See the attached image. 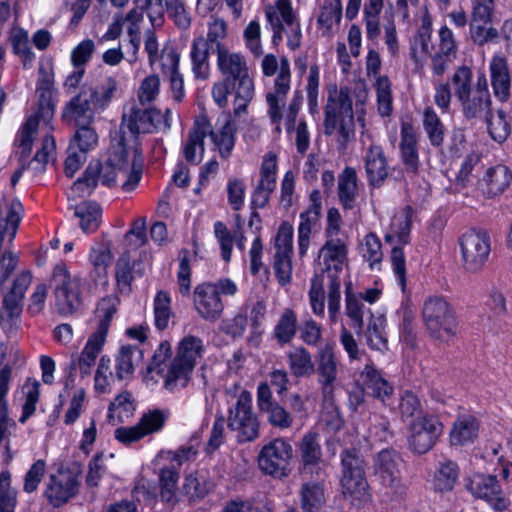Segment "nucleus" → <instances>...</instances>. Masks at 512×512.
I'll use <instances>...</instances> for the list:
<instances>
[{
	"mask_svg": "<svg viewBox=\"0 0 512 512\" xmlns=\"http://www.w3.org/2000/svg\"><path fill=\"white\" fill-rule=\"evenodd\" d=\"M315 371L323 398L331 400L338 376V361L331 346L327 345L318 351Z\"/></svg>",
	"mask_w": 512,
	"mask_h": 512,
	"instance_id": "23",
	"label": "nucleus"
},
{
	"mask_svg": "<svg viewBox=\"0 0 512 512\" xmlns=\"http://www.w3.org/2000/svg\"><path fill=\"white\" fill-rule=\"evenodd\" d=\"M290 82V63L287 58H281L280 70L275 78L273 90L266 94L267 114L277 135L281 133L282 108L285 104L286 95L290 90Z\"/></svg>",
	"mask_w": 512,
	"mask_h": 512,
	"instance_id": "15",
	"label": "nucleus"
},
{
	"mask_svg": "<svg viewBox=\"0 0 512 512\" xmlns=\"http://www.w3.org/2000/svg\"><path fill=\"white\" fill-rule=\"evenodd\" d=\"M119 298L110 295L102 298L96 307L92 333L107 338L111 321L117 312Z\"/></svg>",
	"mask_w": 512,
	"mask_h": 512,
	"instance_id": "35",
	"label": "nucleus"
},
{
	"mask_svg": "<svg viewBox=\"0 0 512 512\" xmlns=\"http://www.w3.org/2000/svg\"><path fill=\"white\" fill-rule=\"evenodd\" d=\"M340 485L345 499L352 505H361L370 499L369 485L365 477V462L354 450L342 454Z\"/></svg>",
	"mask_w": 512,
	"mask_h": 512,
	"instance_id": "9",
	"label": "nucleus"
},
{
	"mask_svg": "<svg viewBox=\"0 0 512 512\" xmlns=\"http://www.w3.org/2000/svg\"><path fill=\"white\" fill-rule=\"evenodd\" d=\"M143 358V351L132 344H121L114 357L115 377L118 380L130 379Z\"/></svg>",
	"mask_w": 512,
	"mask_h": 512,
	"instance_id": "31",
	"label": "nucleus"
},
{
	"mask_svg": "<svg viewBox=\"0 0 512 512\" xmlns=\"http://www.w3.org/2000/svg\"><path fill=\"white\" fill-rule=\"evenodd\" d=\"M385 322V319L382 317H372L365 331L368 347L382 353L388 349Z\"/></svg>",
	"mask_w": 512,
	"mask_h": 512,
	"instance_id": "56",
	"label": "nucleus"
},
{
	"mask_svg": "<svg viewBox=\"0 0 512 512\" xmlns=\"http://www.w3.org/2000/svg\"><path fill=\"white\" fill-rule=\"evenodd\" d=\"M442 433L443 424L437 416H418L407 427L408 447L413 453L425 454L435 446Z\"/></svg>",
	"mask_w": 512,
	"mask_h": 512,
	"instance_id": "11",
	"label": "nucleus"
},
{
	"mask_svg": "<svg viewBox=\"0 0 512 512\" xmlns=\"http://www.w3.org/2000/svg\"><path fill=\"white\" fill-rule=\"evenodd\" d=\"M466 488L475 497L486 500L495 510L502 511L508 506L495 476L475 474L467 480Z\"/></svg>",
	"mask_w": 512,
	"mask_h": 512,
	"instance_id": "22",
	"label": "nucleus"
},
{
	"mask_svg": "<svg viewBox=\"0 0 512 512\" xmlns=\"http://www.w3.org/2000/svg\"><path fill=\"white\" fill-rule=\"evenodd\" d=\"M364 165L369 184L380 187L388 176V165L383 148L372 142L364 153Z\"/></svg>",
	"mask_w": 512,
	"mask_h": 512,
	"instance_id": "29",
	"label": "nucleus"
},
{
	"mask_svg": "<svg viewBox=\"0 0 512 512\" xmlns=\"http://www.w3.org/2000/svg\"><path fill=\"white\" fill-rule=\"evenodd\" d=\"M9 42L12 52L21 58L23 67L31 68L35 60V53L30 46L28 31L18 25H13L9 31Z\"/></svg>",
	"mask_w": 512,
	"mask_h": 512,
	"instance_id": "42",
	"label": "nucleus"
},
{
	"mask_svg": "<svg viewBox=\"0 0 512 512\" xmlns=\"http://www.w3.org/2000/svg\"><path fill=\"white\" fill-rule=\"evenodd\" d=\"M223 512H274V505L266 496L233 499L226 503Z\"/></svg>",
	"mask_w": 512,
	"mask_h": 512,
	"instance_id": "51",
	"label": "nucleus"
},
{
	"mask_svg": "<svg viewBox=\"0 0 512 512\" xmlns=\"http://www.w3.org/2000/svg\"><path fill=\"white\" fill-rule=\"evenodd\" d=\"M320 213L305 210L299 215L297 246L300 257H304L310 246V236L319 221Z\"/></svg>",
	"mask_w": 512,
	"mask_h": 512,
	"instance_id": "47",
	"label": "nucleus"
},
{
	"mask_svg": "<svg viewBox=\"0 0 512 512\" xmlns=\"http://www.w3.org/2000/svg\"><path fill=\"white\" fill-rule=\"evenodd\" d=\"M489 71L494 96L501 102H507L511 94V79L505 57L493 55Z\"/></svg>",
	"mask_w": 512,
	"mask_h": 512,
	"instance_id": "30",
	"label": "nucleus"
},
{
	"mask_svg": "<svg viewBox=\"0 0 512 512\" xmlns=\"http://www.w3.org/2000/svg\"><path fill=\"white\" fill-rule=\"evenodd\" d=\"M299 451L304 470L318 466L322 459L318 434L313 432L305 434L299 444Z\"/></svg>",
	"mask_w": 512,
	"mask_h": 512,
	"instance_id": "45",
	"label": "nucleus"
},
{
	"mask_svg": "<svg viewBox=\"0 0 512 512\" xmlns=\"http://www.w3.org/2000/svg\"><path fill=\"white\" fill-rule=\"evenodd\" d=\"M80 477L69 469H59L57 473L50 475L44 496L53 507H60L79 491Z\"/></svg>",
	"mask_w": 512,
	"mask_h": 512,
	"instance_id": "16",
	"label": "nucleus"
},
{
	"mask_svg": "<svg viewBox=\"0 0 512 512\" xmlns=\"http://www.w3.org/2000/svg\"><path fill=\"white\" fill-rule=\"evenodd\" d=\"M55 152V140L52 135H47L42 140L41 149L38 150L32 160L27 165V169L33 175L41 174L45 171L50 159Z\"/></svg>",
	"mask_w": 512,
	"mask_h": 512,
	"instance_id": "59",
	"label": "nucleus"
},
{
	"mask_svg": "<svg viewBox=\"0 0 512 512\" xmlns=\"http://www.w3.org/2000/svg\"><path fill=\"white\" fill-rule=\"evenodd\" d=\"M74 215L79 218L83 232L93 233L100 226L102 210L97 203L86 201L74 208Z\"/></svg>",
	"mask_w": 512,
	"mask_h": 512,
	"instance_id": "44",
	"label": "nucleus"
},
{
	"mask_svg": "<svg viewBox=\"0 0 512 512\" xmlns=\"http://www.w3.org/2000/svg\"><path fill=\"white\" fill-rule=\"evenodd\" d=\"M422 123L431 145L441 146L444 141L445 127L432 107L424 109Z\"/></svg>",
	"mask_w": 512,
	"mask_h": 512,
	"instance_id": "57",
	"label": "nucleus"
},
{
	"mask_svg": "<svg viewBox=\"0 0 512 512\" xmlns=\"http://www.w3.org/2000/svg\"><path fill=\"white\" fill-rule=\"evenodd\" d=\"M363 384L368 393L383 403L390 398L393 387L385 380L372 364H367L361 373Z\"/></svg>",
	"mask_w": 512,
	"mask_h": 512,
	"instance_id": "41",
	"label": "nucleus"
},
{
	"mask_svg": "<svg viewBox=\"0 0 512 512\" xmlns=\"http://www.w3.org/2000/svg\"><path fill=\"white\" fill-rule=\"evenodd\" d=\"M463 117L468 121L481 120L492 109V98L485 74L477 77L473 91L459 100Z\"/></svg>",
	"mask_w": 512,
	"mask_h": 512,
	"instance_id": "17",
	"label": "nucleus"
},
{
	"mask_svg": "<svg viewBox=\"0 0 512 512\" xmlns=\"http://www.w3.org/2000/svg\"><path fill=\"white\" fill-rule=\"evenodd\" d=\"M168 416L169 413L167 411L150 409L141 415L136 424L145 438L146 436L160 432Z\"/></svg>",
	"mask_w": 512,
	"mask_h": 512,
	"instance_id": "58",
	"label": "nucleus"
},
{
	"mask_svg": "<svg viewBox=\"0 0 512 512\" xmlns=\"http://www.w3.org/2000/svg\"><path fill=\"white\" fill-rule=\"evenodd\" d=\"M265 15L273 31V44H279L285 32L287 46L293 51L300 47L302 39L301 27L290 0H275L273 4L266 7Z\"/></svg>",
	"mask_w": 512,
	"mask_h": 512,
	"instance_id": "8",
	"label": "nucleus"
},
{
	"mask_svg": "<svg viewBox=\"0 0 512 512\" xmlns=\"http://www.w3.org/2000/svg\"><path fill=\"white\" fill-rule=\"evenodd\" d=\"M89 97H91L92 104L96 110L104 111L116 97L118 92V81L115 77L107 76L95 86L83 85Z\"/></svg>",
	"mask_w": 512,
	"mask_h": 512,
	"instance_id": "38",
	"label": "nucleus"
},
{
	"mask_svg": "<svg viewBox=\"0 0 512 512\" xmlns=\"http://www.w3.org/2000/svg\"><path fill=\"white\" fill-rule=\"evenodd\" d=\"M292 457V445L283 438H276L261 448L257 461L263 473L275 478H283L290 472Z\"/></svg>",
	"mask_w": 512,
	"mask_h": 512,
	"instance_id": "12",
	"label": "nucleus"
},
{
	"mask_svg": "<svg viewBox=\"0 0 512 512\" xmlns=\"http://www.w3.org/2000/svg\"><path fill=\"white\" fill-rule=\"evenodd\" d=\"M348 241L346 238L341 240H325V243L319 250V265L323 272L328 273L331 280L338 279V274L348 260Z\"/></svg>",
	"mask_w": 512,
	"mask_h": 512,
	"instance_id": "21",
	"label": "nucleus"
},
{
	"mask_svg": "<svg viewBox=\"0 0 512 512\" xmlns=\"http://www.w3.org/2000/svg\"><path fill=\"white\" fill-rule=\"evenodd\" d=\"M422 320L429 336L449 342L458 332V318L454 306L443 296H429L423 303Z\"/></svg>",
	"mask_w": 512,
	"mask_h": 512,
	"instance_id": "5",
	"label": "nucleus"
},
{
	"mask_svg": "<svg viewBox=\"0 0 512 512\" xmlns=\"http://www.w3.org/2000/svg\"><path fill=\"white\" fill-rule=\"evenodd\" d=\"M462 266L468 273H478L486 265L491 252V239L483 230L471 229L459 238Z\"/></svg>",
	"mask_w": 512,
	"mask_h": 512,
	"instance_id": "10",
	"label": "nucleus"
},
{
	"mask_svg": "<svg viewBox=\"0 0 512 512\" xmlns=\"http://www.w3.org/2000/svg\"><path fill=\"white\" fill-rule=\"evenodd\" d=\"M479 421L472 414L459 415L452 425L449 440L452 446H463L474 442L479 434Z\"/></svg>",
	"mask_w": 512,
	"mask_h": 512,
	"instance_id": "34",
	"label": "nucleus"
},
{
	"mask_svg": "<svg viewBox=\"0 0 512 512\" xmlns=\"http://www.w3.org/2000/svg\"><path fill=\"white\" fill-rule=\"evenodd\" d=\"M376 92L377 109L382 117H388L393 111L392 84L388 76H377L373 81Z\"/></svg>",
	"mask_w": 512,
	"mask_h": 512,
	"instance_id": "53",
	"label": "nucleus"
},
{
	"mask_svg": "<svg viewBox=\"0 0 512 512\" xmlns=\"http://www.w3.org/2000/svg\"><path fill=\"white\" fill-rule=\"evenodd\" d=\"M31 283V272L23 271L15 278L11 289L3 295L2 307L11 328H19L23 310V300Z\"/></svg>",
	"mask_w": 512,
	"mask_h": 512,
	"instance_id": "19",
	"label": "nucleus"
},
{
	"mask_svg": "<svg viewBox=\"0 0 512 512\" xmlns=\"http://www.w3.org/2000/svg\"><path fill=\"white\" fill-rule=\"evenodd\" d=\"M216 66L222 79L216 81L211 88V96L219 108L228 105L229 95L234 91L233 115L241 117L255 95L254 81L249 73L245 56L233 52L225 46L218 47Z\"/></svg>",
	"mask_w": 512,
	"mask_h": 512,
	"instance_id": "2",
	"label": "nucleus"
},
{
	"mask_svg": "<svg viewBox=\"0 0 512 512\" xmlns=\"http://www.w3.org/2000/svg\"><path fill=\"white\" fill-rule=\"evenodd\" d=\"M208 130L207 136L210 137L214 149L222 158H229L236 142V128L231 119V114H224L222 120L219 118L215 128L208 120Z\"/></svg>",
	"mask_w": 512,
	"mask_h": 512,
	"instance_id": "25",
	"label": "nucleus"
},
{
	"mask_svg": "<svg viewBox=\"0 0 512 512\" xmlns=\"http://www.w3.org/2000/svg\"><path fill=\"white\" fill-rule=\"evenodd\" d=\"M359 252L371 269H379L383 252L381 240L376 234L368 233L364 236L359 246Z\"/></svg>",
	"mask_w": 512,
	"mask_h": 512,
	"instance_id": "54",
	"label": "nucleus"
},
{
	"mask_svg": "<svg viewBox=\"0 0 512 512\" xmlns=\"http://www.w3.org/2000/svg\"><path fill=\"white\" fill-rule=\"evenodd\" d=\"M512 184V170L504 164L489 166L479 180V188L486 198L502 195Z\"/></svg>",
	"mask_w": 512,
	"mask_h": 512,
	"instance_id": "24",
	"label": "nucleus"
},
{
	"mask_svg": "<svg viewBox=\"0 0 512 512\" xmlns=\"http://www.w3.org/2000/svg\"><path fill=\"white\" fill-rule=\"evenodd\" d=\"M398 455L390 450L379 452L374 461L375 475L379 478L382 485L389 488L391 493L396 496H402L406 491V486L402 482Z\"/></svg>",
	"mask_w": 512,
	"mask_h": 512,
	"instance_id": "18",
	"label": "nucleus"
},
{
	"mask_svg": "<svg viewBox=\"0 0 512 512\" xmlns=\"http://www.w3.org/2000/svg\"><path fill=\"white\" fill-rule=\"evenodd\" d=\"M237 292V284L229 278L201 283L194 289L195 310L202 319L215 322L221 317L225 308L221 295L234 296Z\"/></svg>",
	"mask_w": 512,
	"mask_h": 512,
	"instance_id": "7",
	"label": "nucleus"
},
{
	"mask_svg": "<svg viewBox=\"0 0 512 512\" xmlns=\"http://www.w3.org/2000/svg\"><path fill=\"white\" fill-rule=\"evenodd\" d=\"M95 112L100 111L94 108L91 97H89L85 87L82 86L80 92L66 104L63 118L66 121L74 122L76 126L91 124Z\"/></svg>",
	"mask_w": 512,
	"mask_h": 512,
	"instance_id": "27",
	"label": "nucleus"
},
{
	"mask_svg": "<svg viewBox=\"0 0 512 512\" xmlns=\"http://www.w3.org/2000/svg\"><path fill=\"white\" fill-rule=\"evenodd\" d=\"M179 472L175 466L163 467L159 472V487L162 501L175 504L178 501Z\"/></svg>",
	"mask_w": 512,
	"mask_h": 512,
	"instance_id": "48",
	"label": "nucleus"
},
{
	"mask_svg": "<svg viewBox=\"0 0 512 512\" xmlns=\"http://www.w3.org/2000/svg\"><path fill=\"white\" fill-rule=\"evenodd\" d=\"M417 143V135L413 127L410 124H403L400 141L401 160L405 169L412 173H416L419 168Z\"/></svg>",
	"mask_w": 512,
	"mask_h": 512,
	"instance_id": "36",
	"label": "nucleus"
},
{
	"mask_svg": "<svg viewBox=\"0 0 512 512\" xmlns=\"http://www.w3.org/2000/svg\"><path fill=\"white\" fill-rule=\"evenodd\" d=\"M278 156L275 152H267L261 161L257 187L275 191L277 186Z\"/></svg>",
	"mask_w": 512,
	"mask_h": 512,
	"instance_id": "52",
	"label": "nucleus"
},
{
	"mask_svg": "<svg viewBox=\"0 0 512 512\" xmlns=\"http://www.w3.org/2000/svg\"><path fill=\"white\" fill-rule=\"evenodd\" d=\"M358 177L354 168L346 167L338 178V197L342 207L352 210L357 205Z\"/></svg>",
	"mask_w": 512,
	"mask_h": 512,
	"instance_id": "37",
	"label": "nucleus"
},
{
	"mask_svg": "<svg viewBox=\"0 0 512 512\" xmlns=\"http://www.w3.org/2000/svg\"><path fill=\"white\" fill-rule=\"evenodd\" d=\"M303 512H322L326 504V489L321 481L309 480L302 483L299 492Z\"/></svg>",
	"mask_w": 512,
	"mask_h": 512,
	"instance_id": "32",
	"label": "nucleus"
},
{
	"mask_svg": "<svg viewBox=\"0 0 512 512\" xmlns=\"http://www.w3.org/2000/svg\"><path fill=\"white\" fill-rule=\"evenodd\" d=\"M287 364L291 374L297 378L310 377L315 372V363L311 353L303 346H295L286 352Z\"/></svg>",
	"mask_w": 512,
	"mask_h": 512,
	"instance_id": "39",
	"label": "nucleus"
},
{
	"mask_svg": "<svg viewBox=\"0 0 512 512\" xmlns=\"http://www.w3.org/2000/svg\"><path fill=\"white\" fill-rule=\"evenodd\" d=\"M208 41L203 36L194 38L191 44L190 60L192 72L197 79L205 80L210 74Z\"/></svg>",
	"mask_w": 512,
	"mask_h": 512,
	"instance_id": "40",
	"label": "nucleus"
},
{
	"mask_svg": "<svg viewBox=\"0 0 512 512\" xmlns=\"http://www.w3.org/2000/svg\"><path fill=\"white\" fill-rule=\"evenodd\" d=\"M205 353V345L200 337L185 336L178 344L177 355L165 375V388L171 392L187 385L190 374Z\"/></svg>",
	"mask_w": 512,
	"mask_h": 512,
	"instance_id": "6",
	"label": "nucleus"
},
{
	"mask_svg": "<svg viewBox=\"0 0 512 512\" xmlns=\"http://www.w3.org/2000/svg\"><path fill=\"white\" fill-rule=\"evenodd\" d=\"M154 324L158 330H164L168 327L171 312V297L165 291L157 292L154 298Z\"/></svg>",
	"mask_w": 512,
	"mask_h": 512,
	"instance_id": "63",
	"label": "nucleus"
},
{
	"mask_svg": "<svg viewBox=\"0 0 512 512\" xmlns=\"http://www.w3.org/2000/svg\"><path fill=\"white\" fill-rule=\"evenodd\" d=\"M458 479L457 464L452 461L440 463L436 469L433 479L432 487L435 491L446 492L453 489Z\"/></svg>",
	"mask_w": 512,
	"mask_h": 512,
	"instance_id": "55",
	"label": "nucleus"
},
{
	"mask_svg": "<svg viewBox=\"0 0 512 512\" xmlns=\"http://www.w3.org/2000/svg\"><path fill=\"white\" fill-rule=\"evenodd\" d=\"M297 323L296 313L292 309L286 308L272 331V335L278 344H289L295 338L298 329Z\"/></svg>",
	"mask_w": 512,
	"mask_h": 512,
	"instance_id": "43",
	"label": "nucleus"
},
{
	"mask_svg": "<svg viewBox=\"0 0 512 512\" xmlns=\"http://www.w3.org/2000/svg\"><path fill=\"white\" fill-rule=\"evenodd\" d=\"M11 379V369L8 366L0 370V445L5 442V449L10 450V437L17 429L16 422L9 417L7 394Z\"/></svg>",
	"mask_w": 512,
	"mask_h": 512,
	"instance_id": "28",
	"label": "nucleus"
},
{
	"mask_svg": "<svg viewBox=\"0 0 512 512\" xmlns=\"http://www.w3.org/2000/svg\"><path fill=\"white\" fill-rule=\"evenodd\" d=\"M228 427L237 433L238 442H249L259 436V423L252 412V394L242 391L234 408L229 410Z\"/></svg>",
	"mask_w": 512,
	"mask_h": 512,
	"instance_id": "13",
	"label": "nucleus"
},
{
	"mask_svg": "<svg viewBox=\"0 0 512 512\" xmlns=\"http://www.w3.org/2000/svg\"><path fill=\"white\" fill-rule=\"evenodd\" d=\"M412 209L406 207L400 213L396 214L391 223V232L386 235V240L389 242L396 241L399 244L405 245L409 241V234L412 225Z\"/></svg>",
	"mask_w": 512,
	"mask_h": 512,
	"instance_id": "50",
	"label": "nucleus"
},
{
	"mask_svg": "<svg viewBox=\"0 0 512 512\" xmlns=\"http://www.w3.org/2000/svg\"><path fill=\"white\" fill-rule=\"evenodd\" d=\"M342 16V5L340 0L326 2L320 11L317 19L318 29L323 36H331L333 27L338 24Z\"/></svg>",
	"mask_w": 512,
	"mask_h": 512,
	"instance_id": "49",
	"label": "nucleus"
},
{
	"mask_svg": "<svg viewBox=\"0 0 512 512\" xmlns=\"http://www.w3.org/2000/svg\"><path fill=\"white\" fill-rule=\"evenodd\" d=\"M324 133L345 149L355 136L353 102L347 88H330L324 109Z\"/></svg>",
	"mask_w": 512,
	"mask_h": 512,
	"instance_id": "3",
	"label": "nucleus"
},
{
	"mask_svg": "<svg viewBox=\"0 0 512 512\" xmlns=\"http://www.w3.org/2000/svg\"><path fill=\"white\" fill-rule=\"evenodd\" d=\"M140 5H149V20L152 26H161L165 10L180 29H188L191 19L180 0H140Z\"/></svg>",
	"mask_w": 512,
	"mask_h": 512,
	"instance_id": "20",
	"label": "nucleus"
},
{
	"mask_svg": "<svg viewBox=\"0 0 512 512\" xmlns=\"http://www.w3.org/2000/svg\"><path fill=\"white\" fill-rule=\"evenodd\" d=\"M158 113L131 108L122 117L120 136L113 139L111 147L101 161H91L84 174L71 187L72 193L84 197L90 195L101 183L106 187H114L119 174H126L129 164L131 171L123 183L124 191L133 190L141 179L142 156L138 135L150 133L157 129L154 123Z\"/></svg>",
	"mask_w": 512,
	"mask_h": 512,
	"instance_id": "1",
	"label": "nucleus"
},
{
	"mask_svg": "<svg viewBox=\"0 0 512 512\" xmlns=\"http://www.w3.org/2000/svg\"><path fill=\"white\" fill-rule=\"evenodd\" d=\"M56 307L60 314L69 315L82 304L80 281L72 278L64 264L55 266L52 275Z\"/></svg>",
	"mask_w": 512,
	"mask_h": 512,
	"instance_id": "14",
	"label": "nucleus"
},
{
	"mask_svg": "<svg viewBox=\"0 0 512 512\" xmlns=\"http://www.w3.org/2000/svg\"><path fill=\"white\" fill-rule=\"evenodd\" d=\"M40 77L37 81L36 93L38 94V112L28 117L26 122L20 128L15 144L20 150V161L25 162V158L32 150L34 135L39 125L40 119L48 123L54 114L55 101H54V80L52 75L44 72L40 68Z\"/></svg>",
	"mask_w": 512,
	"mask_h": 512,
	"instance_id": "4",
	"label": "nucleus"
},
{
	"mask_svg": "<svg viewBox=\"0 0 512 512\" xmlns=\"http://www.w3.org/2000/svg\"><path fill=\"white\" fill-rule=\"evenodd\" d=\"M89 261L97 277L100 279L105 278L107 269L112 261V255L108 246L104 243L92 245L89 253Z\"/></svg>",
	"mask_w": 512,
	"mask_h": 512,
	"instance_id": "60",
	"label": "nucleus"
},
{
	"mask_svg": "<svg viewBox=\"0 0 512 512\" xmlns=\"http://www.w3.org/2000/svg\"><path fill=\"white\" fill-rule=\"evenodd\" d=\"M98 143V135L90 124H82L78 126L74 137L72 138L69 150L77 148L80 151L88 152L93 150Z\"/></svg>",
	"mask_w": 512,
	"mask_h": 512,
	"instance_id": "64",
	"label": "nucleus"
},
{
	"mask_svg": "<svg viewBox=\"0 0 512 512\" xmlns=\"http://www.w3.org/2000/svg\"><path fill=\"white\" fill-rule=\"evenodd\" d=\"M12 475L8 470L0 472V512H15L17 490L11 485Z\"/></svg>",
	"mask_w": 512,
	"mask_h": 512,
	"instance_id": "61",
	"label": "nucleus"
},
{
	"mask_svg": "<svg viewBox=\"0 0 512 512\" xmlns=\"http://www.w3.org/2000/svg\"><path fill=\"white\" fill-rule=\"evenodd\" d=\"M207 131H209L208 118L206 116L197 117L182 144V153L188 163L197 165L202 161L205 152L204 139L207 136Z\"/></svg>",
	"mask_w": 512,
	"mask_h": 512,
	"instance_id": "26",
	"label": "nucleus"
},
{
	"mask_svg": "<svg viewBox=\"0 0 512 512\" xmlns=\"http://www.w3.org/2000/svg\"><path fill=\"white\" fill-rule=\"evenodd\" d=\"M180 53L171 43H165L158 54L157 63L153 68H158L163 75L168 76L179 71Z\"/></svg>",
	"mask_w": 512,
	"mask_h": 512,
	"instance_id": "62",
	"label": "nucleus"
},
{
	"mask_svg": "<svg viewBox=\"0 0 512 512\" xmlns=\"http://www.w3.org/2000/svg\"><path fill=\"white\" fill-rule=\"evenodd\" d=\"M481 120L486 123L487 131L494 141L502 143L509 137L511 124L504 110L499 109L494 114L491 109Z\"/></svg>",
	"mask_w": 512,
	"mask_h": 512,
	"instance_id": "46",
	"label": "nucleus"
},
{
	"mask_svg": "<svg viewBox=\"0 0 512 512\" xmlns=\"http://www.w3.org/2000/svg\"><path fill=\"white\" fill-rule=\"evenodd\" d=\"M106 340L107 338L92 332L89 333L83 349L77 356V359L73 362L82 377H86L91 374L92 368L96 364V360L102 352Z\"/></svg>",
	"mask_w": 512,
	"mask_h": 512,
	"instance_id": "33",
	"label": "nucleus"
}]
</instances>
